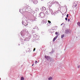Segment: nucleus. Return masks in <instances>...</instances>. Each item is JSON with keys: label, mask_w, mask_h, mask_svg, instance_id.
Listing matches in <instances>:
<instances>
[{"label": "nucleus", "mask_w": 80, "mask_h": 80, "mask_svg": "<svg viewBox=\"0 0 80 80\" xmlns=\"http://www.w3.org/2000/svg\"><path fill=\"white\" fill-rule=\"evenodd\" d=\"M68 15H69V14H67V16H66V17H67V18H68Z\"/></svg>", "instance_id": "obj_24"}, {"label": "nucleus", "mask_w": 80, "mask_h": 80, "mask_svg": "<svg viewBox=\"0 0 80 80\" xmlns=\"http://www.w3.org/2000/svg\"><path fill=\"white\" fill-rule=\"evenodd\" d=\"M34 36V37H35V38H37V37L38 38V36L37 35V34H34L33 35Z\"/></svg>", "instance_id": "obj_16"}, {"label": "nucleus", "mask_w": 80, "mask_h": 80, "mask_svg": "<svg viewBox=\"0 0 80 80\" xmlns=\"http://www.w3.org/2000/svg\"><path fill=\"white\" fill-rule=\"evenodd\" d=\"M1 80V78H0V80Z\"/></svg>", "instance_id": "obj_43"}, {"label": "nucleus", "mask_w": 80, "mask_h": 80, "mask_svg": "<svg viewBox=\"0 0 80 80\" xmlns=\"http://www.w3.org/2000/svg\"><path fill=\"white\" fill-rule=\"evenodd\" d=\"M22 25H24L25 26L28 25V23L27 22V21L24 18H22Z\"/></svg>", "instance_id": "obj_3"}, {"label": "nucleus", "mask_w": 80, "mask_h": 80, "mask_svg": "<svg viewBox=\"0 0 80 80\" xmlns=\"http://www.w3.org/2000/svg\"><path fill=\"white\" fill-rule=\"evenodd\" d=\"M77 25L78 26H79V27H80V22H78L77 23Z\"/></svg>", "instance_id": "obj_19"}, {"label": "nucleus", "mask_w": 80, "mask_h": 80, "mask_svg": "<svg viewBox=\"0 0 80 80\" xmlns=\"http://www.w3.org/2000/svg\"><path fill=\"white\" fill-rule=\"evenodd\" d=\"M21 12V13H22V12Z\"/></svg>", "instance_id": "obj_44"}, {"label": "nucleus", "mask_w": 80, "mask_h": 80, "mask_svg": "<svg viewBox=\"0 0 80 80\" xmlns=\"http://www.w3.org/2000/svg\"><path fill=\"white\" fill-rule=\"evenodd\" d=\"M18 45H20V44H18Z\"/></svg>", "instance_id": "obj_41"}, {"label": "nucleus", "mask_w": 80, "mask_h": 80, "mask_svg": "<svg viewBox=\"0 0 80 80\" xmlns=\"http://www.w3.org/2000/svg\"><path fill=\"white\" fill-rule=\"evenodd\" d=\"M42 34H43L44 33V32H42Z\"/></svg>", "instance_id": "obj_30"}, {"label": "nucleus", "mask_w": 80, "mask_h": 80, "mask_svg": "<svg viewBox=\"0 0 80 80\" xmlns=\"http://www.w3.org/2000/svg\"><path fill=\"white\" fill-rule=\"evenodd\" d=\"M66 12H67V7H66Z\"/></svg>", "instance_id": "obj_34"}, {"label": "nucleus", "mask_w": 80, "mask_h": 80, "mask_svg": "<svg viewBox=\"0 0 80 80\" xmlns=\"http://www.w3.org/2000/svg\"><path fill=\"white\" fill-rule=\"evenodd\" d=\"M32 0V2H33L34 4L36 5L37 3H38V1L37 0Z\"/></svg>", "instance_id": "obj_10"}, {"label": "nucleus", "mask_w": 80, "mask_h": 80, "mask_svg": "<svg viewBox=\"0 0 80 80\" xmlns=\"http://www.w3.org/2000/svg\"><path fill=\"white\" fill-rule=\"evenodd\" d=\"M53 58H50V60L49 61H50V62H52V61H53Z\"/></svg>", "instance_id": "obj_15"}, {"label": "nucleus", "mask_w": 80, "mask_h": 80, "mask_svg": "<svg viewBox=\"0 0 80 80\" xmlns=\"http://www.w3.org/2000/svg\"><path fill=\"white\" fill-rule=\"evenodd\" d=\"M52 2H53V3H54V1H53Z\"/></svg>", "instance_id": "obj_37"}, {"label": "nucleus", "mask_w": 80, "mask_h": 80, "mask_svg": "<svg viewBox=\"0 0 80 80\" xmlns=\"http://www.w3.org/2000/svg\"><path fill=\"white\" fill-rule=\"evenodd\" d=\"M35 63H36V64H37V61H35Z\"/></svg>", "instance_id": "obj_28"}, {"label": "nucleus", "mask_w": 80, "mask_h": 80, "mask_svg": "<svg viewBox=\"0 0 80 80\" xmlns=\"http://www.w3.org/2000/svg\"><path fill=\"white\" fill-rule=\"evenodd\" d=\"M48 7H51L52 5V3L51 2H48Z\"/></svg>", "instance_id": "obj_9"}, {"label": "nucleus", "mask_w": 80, "mask_h": 80, "mask_svg": "<svg viewBox=\"0 0 80 80\" xmlns=\"http://www.w3.org/2000/svg\"><path fill=\"white\" fill-rule=\"evenodd\" d=\"M48 23H51V22L50 21H48Z\"/></svg>", "instance_id": "obj_25"}, {"label": "nucleus", "mask_w": 80, "mask_h": 80, "mask_svg": "<svg viewBox=\"0 0 80 80\" xmlns=\"http://www.w3.org/2000/svg\"><path fill=\"white\" fill-rule=\"evenodd\" d=\"M35 21H36V19H35Z\"/></svg>", "instance_id": "obj_40"}, {"label": "nucleus", "mask_w": 80, "mask_h": 80, "mask_svg": "<svg viewBox=\"0 0 80 80\" xmlns=\"http://www.w3.org/2000/svg\"><path fill=\"white\" fill-rule=\"evenodd\" d=\"M44 57L48 61H50V57L48 56L45 55Z\"/></svg>", "instance_id": "obj_8"}, {"label": "nucleus", "mask_w": 80, "mask_h": 80, "mask_svg": "<svg viewBox=\"0 0 80 80\" xmlns=\"http://www.w3.org/2000/svg\"><path fill=\"white\" fill-rule=\"evenodd\" d=\"M49 13H51V14H52V13L53 12V10L52 9L49 8Z\"/></svg>", "instance_id": "obj_12"}, {"label": "nucleus", "mask_w": 80, "mask_h": 80, "mask_svg": "<svg viewBox=\"0 0 80 80\" xmlns=\"http://www.w3.org/2000/svg\"><path fill=\"white\" fill-rule=\"evenodd\" d=\"M30 38H31V36H28V38H26L24 40V41H29L30 40Z\"/></svg>", "instance_id": "obj_7"}, {"label": "nucleus", "mask_w": 80, "mask_h": 80, "mask_svg": "<svg viewBox=\"0 0 80 80\" xmlns=\"http://www.w3.org/2000/svg\"><path fill=\"white\" fill-rule=\"evenodd\" d=\"M63 25V23H62V24H61V25L62 26Z\"/></svg>", "instance_id": "obj_35"}, {"label": "nucleus", "mask_w": 80, "mask_h": 80, "mask_svg": "<svg viewBox=\"0 0 80 80\" xmlns=\"http://www.w3.org/2000/svg\"><path fill=\"white\" fill-rule=\"evenodd\" d=\"M42 22L43 23H45V24H46L47 23V21L46 19H44L43 20H42Z\"/></svg>", "instance_id": "obj_11"}, {"label": "nucleus", "mask_w": 80, "mask_h": 80, "mask_svg": "<svg viewBox=\"0 0 80 80\" xmlns=\"http://www.w3.org/2000/svg\"><path fill=\"white\" fill-rule=\"evenodd\" d=\"M63 37H64V34H63L62 35V36H61V38H63Z\"/></svg>", "instance_id": "obj_21"}, {"label": "nucleus", "mask_w": 80, "mask_h": 80, "mask_svg": "<svg viewBox=\"0 0 80 80\" xmlns=\"http://www.w3.org/2000/svg\"><path fill=\"white\" fill-rule=\"evenodd\" d=\"M54 3H57V4H58V2H57L55 1Z\"/></svg>", "instance_id": "obj_22"}, {"label": "nucleus", "mask_w": 80, "mask_h": 80, "mask_svg": "<svg viewBox=\"0 0 80 80\" xmlns=\"http://www.w3.org/2000/svg\"><path fill=\"white\" fill-rule=\"evenodd\" d=\"M71 32V31L70 29H68L64 31V33L66 34H69V33H70Z\"/></svg>", "instance_id": "obj_6"}, {"label": "nucleus", "mask_w": 80, "mask_h": 80, "mask_svg": "<svg viewBox=\"0 0 80 80\" xmlns=\"http://www.w3.org/2000/svg\"><path fill=\"white\" fill-rule=\"evenodd\" d=\"M37 26H36L35 27H34V28H33V29H35L36 28H37Z\"/></svg>", "instance_id": "obj_23"}, {"label": "nucleus", "mask_w": 80, "mask_h": 80, "mask_svg": "<svg viewBox=\"0 0 80 80\" xmlns=\"http://www.w3.org/2000/svg\"><path fill=\"white\" fill-rule=\"evenodd\" d=\"M26 12H28V13H30L32 14V15H33L34 13H35V12L33 10L31 9L30 8V7H28L25 9Z\"/></svg>", "instance_id": "obj_1"}, {"label": "nucleus", "mask_w": 80, "mask_h": 80, "mask_svg": "<svg viewBox=\"0 0 80 80\" xmlns=\"http://www.w3.org/2000/svg\"><path fill=\"white\" fill-rule=\"evenodd\" d=\"M38 40V38L37 39V40Z\"/></svg>", "instance_id": "obj_39"}, {"label": "nucleus", "mask_w": 80, "mask_h": 80, "mask_svg": "<svg viewBox=\"0 0 80 80\" xmlns=\"http://www.w3.org/2000/svg\"><path fill=\"white\" fill-rule=\"evenodd\" d=\"M56 13H57V11H55L54 12H52V15H55Z\"/></svg>", "instance_id": "obj_14"}, {"label": "nucleus", "mask_w": 80, "mask_h": 80, "mask_svg": "<svg viewBox=\"0 0 80 80\" xmlns=\"http://www.w3.org/2000/svg\"><path fill=\"white\" fill-rule=\"evenodd\" d=\"M57 37H58V36H56L53 39V42H55V40L57 39Z\"/></svg>", "instance_id": "obj_13"}, {"label": "nucleus", "mask_w": 80, "mask_h": 80, "mask_svg": "<svg viewBox=\"0 0 80 80\" xmlns=\"http://www.w3.org/2000/svg\"><path fill=\"white\" fill-rule=\"evenodd\" d=\"M55 34H56V35H58V32H55Z\"/></svg>", "instance_id": "obj_26"}, {"label": "nucleus", "mask_w": 80, "mask_h": 80, "mask_svg": "<svg viewBox=\"0 0 80 80\" xmlns=\"http://www.w3.org/2000/svg\"><path fill=\"white\" fill-rule=\"evenodd\" d=\"M78 68H80V66L79 65L78 66Z\"/></svg>", "instance_id": "obj_29"}, {"label": "nucleus", "mask_w": 80, "mask_h": 80, "mask_svg": "<svg viewBox=\"0 0 80 80\" xmlns=\"http://www.w3.org/2000/svg\"><path fill=\"white\" fill-rule=\"evenodd\" d=\"M43 0H41L42 1H43Z\"/></svg>", "instance_id": "obj_42"}, {"label": "nucleus", "mask_w": 80, "mask_h": 80, "mask_svg": "<svg viewBox=\"0 0 80 80\" xmlns=\"http://www.w3.org/2000/svg\"><path fill=\"white\" fill-rule=\"evenodd\" d=\"M32 66H33V64H32Z\"/></svg>", "instance_id": "obj_36"}, {"label": "nucleus", "mask_w": 80, "mask_h": 80, "mask_svg": "<svg viewBox=\"0 0 80 80\" xmlns=\"http://www.w3.org/2000/svg\"><path fill=\"white\" fill-rule=\"evenodd\" d=\"M68 22H70V19H68Z\"/></svg>", "instance_id": "obj_31"}, {"label": "nucleus", "mask_w": 80, "mask_h": 80, "mask_svg": "<svg viewBox=\"0 0 80 80\" xmlns=\"http://www.w3.org/2000/svg\"><path fill=\"white\" fill-rule=\"evenodd\" d=\"M26 33H27V30L25 29L22 30L21 32V34L22 37H23L25 35Z\"/></svg>", "instance_id": "obj_4"}, {"label": "nucleus", "mask_w": 80, "mask_h": 80, "mask_svg": "<svg viewBox=\"0 0 80 80\" xmlns=\"http://www.w3.org/2000/svg\"><path fill=\"white\" fill-rule=\"evenodd\" d=\"M20 40H21V42H22V43H23V39H22V38H20Z\"/></svg>", "instance_id": "obj_20"}, {"label": "nucleus", "mask_w": 80, "mask_h": 80, "mask_svg": "<svg viewBox=\"0 0 80 80\" xmlns=\"http://www.w3.org/2000/svg\"><path fill=\"white\" fill-rule=\"evenodd\" d=\"M45 13H43L42 12H40L39 14V17H41V18H44V16L46 15L45 14H44Z\"/></svg>", "instance_id": "obj_5"}, {"label": "nucleus", "mask_w": 80, "mask_h": 80, "mask_svg": "<svg viewBox=\"0 0 80 80\" xmlns=\"http://www.w3.org/2000/svg\"><path fill=\"white\" fill-rule=\"evenodd\" d=\"M77 4H76V5H75V7H77Z\"/></svg>", "instance_id": "obj_33"}, {"label": "nucleus", "mask_w": 80, "mask_h": 80, "mask_svg": "<svg viewBox=\"0 0 80 80\" xmlns=\"http://www.w3.org/2000/svg\"><path fill=\"white\" fill-rule=\"evenodd\" d=\"M41 11L43 12L44 13L46 14V15H48V12H47V10L46 7H42L41 8Z\"/></svg>", "instance_id": "obj_2"}, {"label": "nucleus", "mask_w": 80, "mask_h": 80, "mask_svg": "<svg viewBox=\"0 0 80 80\" xmlns=\"http://www.w3.org/2000/svg\"><path fill=\"white\" fill-rule=\"evenodd\" d=\"M65 20H67L68 18H65Z\"/></svg>", "instance_id": "obj_27"}, {"label": "nucleus", "mask_w": 80, "mask_h": 80, "mask_svg": "<svg viewBox=\"0 0 80 80\" xmlns=\"http://www.w3.org/2000/svg\"><path fill=\"white\" fill-rule=\"evenodd\" d=\"M35 48H34L33 49V51L34 52V51H35Z\"/></svg>", "instance_id": "obj_32"}, {"label": "nucleus", "mask_w": 80, "mask_h": 80, "mask_svg": "<svg viewBox=\"0 0 80 80\" xmlns=\"http://www.w3.org/2000/svg\"><path fill=\"white\" fill-rule=\"evenodd\" d=\"M21 80H25V79L24 78H23V77H22L21 78Z\"/></svg>", "instance_id": "obj_18"}, {"label": "nucleus", "mask_w": 80, "mask_h": 80, "mask_svg": "<svg viewBox=\"0 0 80 80\" xmlns=\"http://www.w3.org/2000/svg\"><path fill=\"white\" fill-rule=\"evenodd\" d=\"M20 10H21L20 9V11H19L20 12Z\"/></svg>", "instance_id": "obj_38"}, {"label": "nucleus", "mask_w": 80, "mask_h": 80, "mask_svg": "<svg viewBox=\"0 0 80 80\" xmlns=\"http://www.w3.org/2000/svg\"><path fill=\"white\" fill-rule=\"evenodd\" d=\"M52 79V77H50L48 78V80H51Z\"/></svg>", "instance_id": "obj_17"}]
</instances>
